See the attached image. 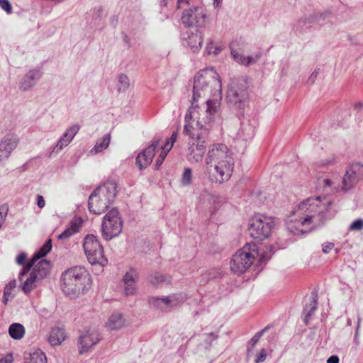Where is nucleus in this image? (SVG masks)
<instances>
[{
  "instance_id": "24",
  "label": "nucleus",
  "mask_w": 363,
  "mask_h": 363,
  "mask_svg": "<svg viewBox=\"0 0 363 363\" xmlns=\"http://www.w3.org/2000/svg\"><path fill=\"white\" fill-rule=\"evenodd\" d=\"M230 50H231V55L233 58L238 63L243 65H248L252 63H255L257 60L258 59L259 56H257V57L252 58L250 56L245 57L242 54L239 53L237 50H234L233 48V44L230 45Z\"/></svg>"
},
{
  "instance_id": "15",
  "label": "nucleus",
  "mask_w": 363,
  "mask_h": 363,
  "mask_svg": "<svg viewBox=\"0 0 363 363\" xmlns=\"http://www.w3.org/2000/svg\"><path fill=\"white\" fill-rule=\"evenodd\" d=\"M100 340V335L96 330H87L86 333L80 335L79 338L78 345L79 354H83L88 352Z\"/></svg>"
},
{
  "instance_id": "54",
  "label": "nucleus",
  "mask_w": 363,
  "mask_h": 363,
  "mask_svg": "<svg viewBox=\"0 0 363 363\" xmlns=\"http://www.w3.org/2000/svg\"><path fill=\"white\" fill-rule=\"evenodd\" d=\"M216 4V5L218 6V4H219V0H215V1H214V4Z\"/></svg>"
},
{
  "instance_id": "36",
  "label": "nucleus",
  "mask_w": 363,
  "mask_h": 363,
  "mask_svg": "<svg viewBox=\"0 0 363 363\" xmlns=\"http://www.w3.org/2000/svg\"><path fill=\"white\" fill-rule=\"evenodd\" d=\"M192 179V172L190 168H185L182 177L181 182L184 186L189 185Z\"/></svg>"
},
{
  "instance_id": "33",
  "label": "nucleus",
  "mask_w": 363,
  "mask_h": 363,
  "mask_svg": "<svg viewBox=\"0 0 363 363\" xmlns=\"http://www.w3.org/2000/svg\"><path fill=\"white\" fill-rule=\"evenodd\" d=\"M347 169L353 174L352 176L354 177L358 182L363 179V164L360 163H354L351 164Z\"/></svg>"
},
{
  "instance_id": "41",
  "label": "nucleus",
  "mask_w": 363,
  "mask_h": 363,
  "mask_svg": "<svg viewBox=\"0 0 363 363\" xmlns=\"http://www.w3.org/2000/svg\"><path fill=\"white\" fill-rule=\"evenodd\" d=\"M267 358V352L264 349H262L255 359V363L263 362Z\"/></svg>"
},
{
  "instance_id": "5",
  "label": "nucleus",
  "mask_w": 363,
  "mask_h": 363,
  "mask_svg": "<svg viewBox=\"0 0 363 363\" xmlns=\"http://www.w3.org/2000/svg\"><path fill=\"white\" fill-rule=\"evenodd\" d=\"M60 281L62 291L69 296H77L87 291L92 284L89 272L79 266L65 270L61 275Z\"/></svg>"
},
{
  "instance_id": "53",
  "label": "nucleus",
  "mask_w": 363,
  "mask_h": 363,
  "mask_svg": "<svg viewBox=\"0 0 363 363\" xmlns=\"http://www.w3.org/2000/svg\"><path fill=\"white\" fill-rule=\"evenodd\" d=\"M315 78L316 77V74L315 72H313V74H311V78Z\"/></svg>"
},
{
  "instance_id": "45",
  "label": "nucleus",
  "mask_w": 363,
  "mask_h": 363,
  "mask_svg": "<svg viewBox=\"0 0 363 363\" xmlns=\"http://www.w3.org/2000/svg\"><path fill=\"white\" fill-rule=\"evenodd\" d=\"M13 356L11 354H6L4 358L0 359V363H12Z\"/></svg>"
},
{
  "instance_id": "52",
  "label": "nucleus",
  "mask_w": 363,
  "mask_h": 363,
  "mask_svg": "<svg viewBox=\"0 0 363 363\" xmlns=\"http://www.w3.org/2000/svg\"><path fill=\"white\" fill-rule=\"evenodd\" d=\"M167 1H168V0H162V2H163V4H164V6H167Z\"/></svg>"
},
{
  "instance_id": "27",
  "label": "nucleus",
  "mask_w": 363,
  "mask_h": 363,
  "mask_svg": "<svg viewBox=\"0 0 363 363\" xmlns=\"http://www.w3.org/2000/svg\"><path fill=\"white\" fill-rule=\"evenodd\" d=\"M9 333L15 340L21 339L25 334V328L21 323H13L9 326Z\"/></svg>"
},
{
  "instance_id": "11",
  "label": "nucleus",
  "mask_w": 363,
  "mask_h": 363,
  "mask_svg": "<svg viewBox=\"0 0 363 363\" xmlns=\"http://www.w3.org/2000/svg\"><path fill=\"white\" fill-rule=\"evenodd\" d=\"M84 250L91 264L104 266L108 263V259L104 255L103 247L96 236L88 235L85 237Z\"/></svg>"
},
{
  "instance_id": "38",
  "label": "nucleus",
  "mask_w": 363,
  "mask_h": 363,
  "mask_svg": "<svg viewBox=\"0 0 363 363\" xmlns=\"http://www.w3.org/2000/svg\"><path fill=\"white\" fill-rule=\"evenodd\" d=\"M0 7L9 14L12 12V6L9 0H0Z\"/></svg>"
},
{
  "instance_id": "6",
  "label": "nucleus",
  "mask_w": 363,
  "mask_h": 363,
  "mask_svg": "<svg viewBox=\"0 0 363 363\" xmlns=\"http://www.w3.org/2000/svg\"><path fill=\"white\" fill-rule=\"evenodd\" d=\"M117 194V184L108 180L97 187L89 196V210L96 215L104 213L115 200Z\"/></svg>"
},
{
  "instance_id": "37",
  "label": "nucleus",
  "mask_w": 363,
  "mask_h": 363,
  "mask_svg": "<svg viewBox=\"0 0 363 363\" xmlns=\"http://www.w3.org/2000/svg\"><path fill=\"white\" fill-rule=\"evenodd\" d=\"M363 228V220L357 219L351 223L350 225V230H361Z\"/></svg>"
},
{
  "instance_id": "43",
  "label": "nucleus",
  "mask_w": 363,
  "mask_h": 363,
  "mask_svg": "<svg viewBox=\"0 0 363 363\" xmlns=\"http://www.w3.org/2000/svg\"><path fill=\"white\" fill-rule=\"evenodd\" d=\"M27 258V255L26 253H21L18 255L16 258V262L20 265H23L25 264V261Z\"/></svg>"
},
{
  "instance_id": "34",
  "label": "nucleus",
  "mask_w": 363,
  "mask_h": 363,
  "mask_svg": "<svg viewBox=\"0 0 363 363\" xmlns=\"http://www.w3.org/2000/svg\"><path fill=\"white\" fill-rule=\"evenodd\" d=\"M317 308V301L313 298L309 304L306 305L303 310V314L305 315V323L307 324L310 320L311 316L314 313Z\"/></svg>"
},
{
  "instance_id": "14",
  "label": "nucleus",
  "mask_w": 363,
  "mask_h": 363,
  "mask_svg": "<svg viewBox=\"0 0 363 363\" xmlns=\"http://www.w3.org/2000/svg\"><path fill=\"white\" fill-rule=\"evenodd\" d=\"M185 301L182 294H174L167 297H152L150 302L155 308L161 310L171 308L181 305Z\"/></svg>"
},
{
  "instance_id": "17",
  "label": "nucleus",
  "mask_w": 363,
  "mask_h": 363,
  "mask_svg": "<svg viewBox=\"0 0 363 363\" xmlns=\"http://www.w3.org/2000/svg\"><path fill=\"white\" fill-rule=\"evenodd\" d=\"M186 45L193 52H199L203 45V35L201 31L187 33V37L184 38Z\"/></svg>"
},
{
  "instance_id": "44",
  "label": "nucleus",
  "mask_w": 363,
  "mask_h": 363,
  "mask_svg": "<svg viewBox=\"0 0 363 363\" xmlns=\"http://www.w3.org/2000/svg\"><path fill=\"white\" fill-rule=\"evenodd\" d=\"M37 205L40 208H43L45 205V201L43 196L38 195L37 196Z\"/></svg>"
},
{
  "instance_id": "32",
  "label": "nucleus",
  "mask_w": 363,
  "mask_h": 363,
  "mask_svg": "<svg viewBox=\"0 0 363 363\" xmlns=\"http://www.w3.org/2000/svg\"><path fill=\"white\" fill-rule=\"evenodd\" d=\"M16 287V281L15 279L9 281L5 286L4 290L3 303L7 304L10 298L13 297L12 291Z\"/></svg>"
},
{
  "instance_id": "35",
  "label": "nucleus",
  "mask_w": 363,
  "mask_h": 363,
  "mask_svg": "<svg viewBox=\"0 0 363 363\" xmlns=\"http://www.w3.org/2000/svg\"><path fill=\"white\" fill-rule=\"evenodd\" d=\"M148 279L150 283L155 286L163 283L167 280L166 277L159 272H155L150 275Z\"/></svg>"
},
{
  "instance_id": "20",
  "label": "nucleus",
  "mask_w": 363,
  "mask_h": 363,
  "mask_svg": "<svg viewBox=\"0 0 363 363\" xmlns=\"http://www.w3.org/2000/svg\"><path fill=\"white\" fill-rule=\"evenodd\" d=\"M138 274L135 269L127 272L123 277L124 289L126 295H133L136 291L135 282Z\"/></svg>"
},
{
  "instance_id": "1",
  "label": "nucleus",
  "mask_w": 363,
  "mask_h": 363,
  "mask_svg": "<svg viewBox=\"0 0 363 363\" xmlns=\"http://www.w3.org/2000/svg\"><path fill=\"white\" fill-rule=\"evenodd\" d=\"M221 99H192L185 116L184 135L186 140V157L191 162L201 161L206 151L208 125L219 115Z\"/></svg>"
},
{
  "instance_id": "10",
  "label": "nucleus",
  "mask_w": 363,
  "mask_h": 363,
  "mask_svg": "<svg viewBox=\"0 0 363 363\" xmlns=\"http://www.w3.org/2000/svg\"><path fill=\"white\" fill-rule=\"evenodd\" d=\"M274 225L272 218L255 216L249 221L248 232L252 238L263 240L271 235Z\"/></svg>"
},
{
  "instance_id": "7",
  "label": "nucleus",
  "mask_w": 363,
  "mask_h": 363,
  "mask_svg": "<svg viewBox=\"0 0 363 363\" xmlns=\"http://www.w3.org/2000/svg\"><path fill=\"white\" fill-rule=\"evenodd\" d=\"M178 138V131H174L171 137L164 145H160V140H155L152 143L136 157V164L140 170L147 167L152 162L155 153L160 150V153L156 161V168L159 169L166 158L168 152L172 148Z\"/></svg>"
},
{
  "instance_id": "29",
  "label": "nucleus",
  "mask_w": 363,
  "mask_h": 363,
  "mask_svg": "<svg viewBox=\"0 0 363 363\" xmlns=\"http://www.w3.org/2000/svg\"><path fill=\"white\" fill-rule=\"evenodd\" d=\"M80 225L76 220L72 221L70 226L66 228L57 238L60 240H65L69 238L70 236L77 233L79 230Z\"/></svg>"
},
{
  "instance_id": "23",
  "label": "nucleus",
  "mask_w": 363,
  "mask_h": 363,
  "mask_svg": "<svg viewBox=\"0 0 363 363\" xmlns=\"http://www.w3.org/2000/svg\"><path fill=\"white\" fill-rule=\"evenodd\" d=\"M39 77L38 70L30 71L21 80L20 88L26 90L35 84V79Z\"/></svg>"
},
{
  "instance_id": "31",
  "label": "nucleus",
  "mask_w": 363,
  "mask_h": 363,
  "mask_svg": "<svg viewBox=\"0 0 363 363\" xmlns=\"http://www.w3.org/2000/svg\"><path fill=\"white\" fill-rule=\"evenodd\" d=\"M352 175L353 174L347 169L342 178V189L343 190L351 189L358 182L357 179H356V178Z\"/></svg>"
},
{
  "instance_id": "19",
  "label": "nucleus",
  "mask_w": 363,
  "mask_h": 363,
  "mask_svg": "<svg viewBox=\"0 0 363 363\" xmlns=\"http://www.w3.org/2000/svg\"><path fill=\"white\" fill-rule=\"evenodd\" d=\"M79 129L80 126L78 124H75L67 129L57 142V145L53 149V151L59 152L60 150H62L65 147L67 146L73 140L76 134L79 132Z\"/></svg>"
},
{
  "instance_id": "28",
  "label": "nucleus",
  "mask_w": 363,
  "mask_h": 363,
  "mask_svg": "<svg viewBox=\"0 0 363 363\" xmlns=\"http://www.w3.org/2000/svg\"><path fill=\"white\" fill-rule=\"evenodd\" d=\"M110 141H111L110 134H107L103 138L99 139L96 142L94 147L91 150V151H90L91 153V154H97V153L103 151L104 150L106 149L110 144Z\"/></svg>"
},
{
  "instance_id": "8",
  "label": "nucleus",
  "mask_w": 363,
  "mask_h": 363,
  "mask_svg": "<svg viewBox=\"0 0 363 363\" xmlns=\"http://www.w3.org/2000/svg\"><path fill=\"white\" fill-rule=\"evenodd\" d=\"M259 256L257 245L254 243H246L242 248L236 251L230 260V270L240 275L250 269Z\"/></svg>"
},
{
  "instance_id": "9",
  "label": "nucleus",
  "mask_w": 363,
  "mask_h": 363,
  "mask_svg": "<svg viewBox=\"0 0 363 363\" xmlns=\"http://www.w3.org/2000/svg\"><path fill=\"white\" fill-rule=\"evenodd\" d=\"M50 269V262L47 259H41L22 277V280L20 279L19 275L18 279L21 282L22 291L26 294L30 293L46 277Z\"/></svg>"
},
{
  "instance_id": "47",
  "label": "nucleus",
  "mask_w": 363,
  "mask_h": 363,
  "mask_svg": "<svg viewBox=\"0 0 363 363\" xmlns=\"http://www.w3.org/2000/svg\"><path fill=\"white\" fill-rule=\"evenodd\" d=\"M183 4L189 5V0H177V7L179 9Z\"/></svg>"
},
{
  "instance_id": "16",
  "label": "nucleus",
  "mask_w": 363,
  "mask_h": 363,
  "mask_svg": "<svg viewBox=\"0 0 363 363\" xmlns=\"http://www.w3.org/2000/svg\"><path fill=\"white\" fill-rule=\"evenodd\" d=\"M52 249V240L49 239L39 249V250L33 255V258L23 267L22 271L20 272V279L30 270V269L36 265V262L40 258L45 257Z\"/></svg>"
},
{
  "instance_id": "22",
  "label": "nucleus",
  "mask_w": 363,
  "mask_h": 363,
  "mask_svg": "<svg viewBox=\"0 0 363 363\" xmlns=\"http://www.w3.org/2000/svg\"><path fill=\"white\" fill-rule=\"evenodd\" d=\"M65 333L63 329L60 328H52L50 333L48 342L52 346H58L65 340Z\"/></svg>"
},
{
  "instance_id": "18",
  "label": "nucleus",
  "mask_w": 363,
  "mask_h": 363,
  "mask_svg": "<svg viewBox=\"0 0 363 363\" xmlns=\"http://www.w3.org/2000/svg\"><path fill=\"white\" fill-rule=\"evenodd\" d=\"M247 96V92L245 89L238 87V86L230 85L227 91V99L231 104H238L242 102Z\"/></svg>"
},
{
  "instance_id": "48",
  "label": "nucleus",
  "mask_w": 363,
  "mask_h": 363,
  "mask_svg": "<svg viewBox=\"0 0 363 363\" xmlns=\"http://www.w3.org/2000/svg\"><path fill=\"white\" fill-rule=\"evenodd\" d=\"M332 185V181L329 179H323V186L324 187H330Z\"/></svg>"
},
{
  "instance_id": "3",
  "label": "nucleus",
  "mask_w": 363,
  "mask_h": 363,
  "mask_svg": "<svg viewBox=\"0 0 363 363\" xmlns=\"http://www.w3.org/2000/svg\"><path fill=\"white\" fill-rule=\"evenodd\" d=\"M205 162L210 180L216 183L228 181L234 169V159L224 144H214L208 150Z\"/></svg>"
},
{
  "instance_id": "39",
  "label": "nucleus",
  "mask_w": 363,
  "mask_h": 363,
  "mask_svg": "<svg viewBox=\"0 0 363 363\" xmlns=\"http://www.w3.org/2000/svg\"><path fill=\"white\" fill-rule=\"evenodd\" d=\"M264 331V330H262V331L257 333L249 341V346L253 347L260 339Z\"/></svg>"
},
{
  "instance_id": "13",
  "label": "nucleus",
  "mask_w": 363,
  "mask_h": 363,
  "mask_svg": "<svg viewBox=\"0 0 363 363\" xmlns=\"http://www.w3.org/2000/svg\"><path fill=\"white\" fill-rule=\"evenodd\" d=\"M182 22L186 27L203 28L208 21L206 10L201 6H194L183 11Z\"/></svg>"
},
{
  "instance_id": "46",
  "label": "nucleus",
  "mask_w": 363,
  "mask_h": 363,
  "mask_svg": "<svg viewBox=\"0 0 363 363\" xmlns=\"http://www.w3.org/2000/svg\"><path fill=\"white\" fill-rule=\"evenodd\" d=\"M327 363H339V358L337 356L333 355L328 359Z\"/></svg>"
},
{
  "instance_id": "4",
  "label": "nucleus",
  "mask_w": 363,
  "mask_h": 363,
  "mask_svg": "<svg viewBox=\"0 0 363 363\" xmlns=\"http://www.w3.org/2000/svg\"><path fill=\"white\" fill-rule=\"evenodd\" d=\"M193 99H221V82L213 68L199 72L194 77Z\"/></svg>"
},
{
  "instance_id": "40",
  "label": "nucleus",
  "mask_w": 363,
  "mask_h": 363,
  "mask_svg": "<svg viewBox=\"0 0 363 363\" xmlns=\"http://www.w3.org/2000/svg\"><path fill=\"white\" fill-rule=\"evenodd\" d=\"M119 82L121 84L120 89H126L129 85V80L125 74H121L119 76Z\"/></svg>"
},
{
  "instance_id": "2",
  "label": "nucleus",
  "mask_w": 363,
  "mask_h": 363,
  "mask_svg": "<svg viewBox=\"0 0 363 363\" xmlns=\"http://www.w3.org/2000/svg\"><path fill=\"white\" fill-rule=\"evenodd\" d=\"M331 207V201L326 198H308L293 211L287 223V228L295 235L308 233L323 224L327 218L333 216Z\"/></svg>"
},
{
  "instance_id": "25",
  "label": "nucleus",
  "mask_w": 363,
  "mask_h": 363,
  "mask_svg": "<svg viewBox=\"0 0 363 363\" xmlns=\"http://www.w3.org/2000/svg\"><path fill=\"white\" fill-rule=\"evenodd\" d=\"M45 354L40 350H36L30 353L25 359V363H47Z\"/></svg>"
},
{
  "instance_id": "12",
  "label": "nucleus",
  "mask_w": 363,
  "mask_h": 363,
  "mask_svg": "<svg viewBox=\"0 0 363 363\" xmlns=\"http://www.w3.org/2000/svg\"><path fill=\"white\" fill-rule=\"evenodd\" d=\"M123 222L119 212L116 208L110 210L104 217L102 223V235L104 239L109 240L118 235L122 231Z\"/></svg>"
},
{
  "instance_id": "51",
  "label": "nucleus",
  "mask_w": 363,
  "mask_h": 363,
  "mask_svg": "<svg viewBox=\"0 0 363 363\" xmlns=\"http://www.w3.org/2000/svg\"><path fill=\"white\" fill-rule=\"evenodd\" d=\"M360 320H361V318L359 317L358 318V325H357V330L359 329V326H360Z\"/></svg>"
},
{
  "instance_id": "49",
  "label": "nucleus",
  "mask_w": 363,
  "mask_h": 363,
  "mask_svg": "<svg viewBox=\"0 0 363 363\" xmlns=\"http://www.w3.org/2000/svg\"><path fill=\"white\" fill-rule=\"evenodd\" d=\"M333 161H334V159H332V160H327L326 162H324L323 163H321L320 164L321 165H328V164H331L333 163Z\"/></svg>"
},
{
  "instance_id": "50",
  "label": "nucleus",
  "mask_w": 363,
  "mask_h": 363,
  "mask_svg": "<svg viewBox=\"0 0 363 363\" xmlns=\"http://www.w3.org/2000/svg\"><path fill=\"white\" fill-rule=\"evenodd\" d=\"M363 107V103H357L355 104L356 108H362Z\"/></svg>"
},
{
  "instance_id": "21",
  "label": "nucleus",
  "mask_w": 363,
  "mask_h": 363,
  "mask_svg": "<svg viewBox=\"0 0 363 363\" xmlns=\"http://www.w3.org/2000/svg\"><path fill=\"white\" fill-rule=\"evenodd\" d=\"M128 323L121 313H114L108 318L106 327L111 330H119L128 325Z\"/></svg>"
},
{
  "instance_id": "30",
  "label": "nucleus",
  "mask_w": 363,
  "mask_h": 363,
  "mask_svg": "<svg viewBox=\"0 0 363 363\" xmlns=\"http://www.w3.org/2000/svg\"><path fill=\"white\" fill-rule=\"evenodd\" d=\"M352 175L353 174L347 169L342 178V189L343 190L351 189L358 182L357 179H356V178Z\"/></svg>"
},
{
  "instance_id": "42",
  "label": "nucleus",
  "mask_w": 363,
  "mask_h": 363,
  "mask_svg": "<svg viewBox=\"0 0 363 363\" xmlns=\"http://www.w3.org/2000/svg\"><path fill=\"white\" fill-rule=\"evenodd\" d=\"M334 247V243L333 242H325L323 244V248H322V251L327 254V253H329L331 250Z\"/></svg>"
},
{
  "instance_id": "26",
  "label": "nucleus",
  "mask_w": 363,
  "mask_h": 363,
  "mask_svg": "<svg viewBox=\"0 0 363 363\" xmlns=\"http://www.w3.org/2000/svg\"><path fill=\"white\" fill-rule=\"evenodd\" d=\"M223 50V46L215 42L212 38L208 39L206 45L205 47V52L207 55H218Z\"/></svg>"
}]
</instances>
